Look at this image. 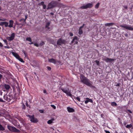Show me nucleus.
<instances>
[{"instance_id":"obj_1","label":"nucleus","mask_w":133,"mask_h":133,"mask_svg":"<svg viewBox=\"0 0 133 133\" xmlns=\"http://www.w3.org/2000/svg\"><path fill=\"white\" fill-rule=\"evenodd\" d=\"M80 81L85 85L92 88H95V86L92 85V82L88 78L82 74L80 75Z\"/></svg>"},{"instance_id":"obj_2","label":"nucleus","mask_w":133,"mask_h":133,"mask_svg":"<svg viewBox=\"0 0 133 133\" xmlns=\"http://www.w3.org/2000/svg\"><path fill=\"white\" fill-rule=\"evenodd\" d=\"M60 89L64 93L66 94V95L70 97H71L72 95L70 93V92L68 88H64V87H60Z\"/></svg>"},{"instance_id":"obj_3","label":"nucleus","mask_w":133,"mask_h":133,"mask_svg":"<svg viewBox=\"0 0 133 133\" xmlns=\"http://www.w3.org/2000/svg\"><path fill=\"white\" fill-rule=\"evenodd\" d=\"M26 116L29 117V119H30V121L31 122L34 123H36L38 122V119L35 117L34 115H28Z\"/></svg>"},{"instance_id":"obj_4","label":"nucleus","mask_w":133,"mask_h":133,"mask_svg":"<svg viewBox=\"0 0 133 133\" xmlns=\"http://www.w3.org/2000/svg\"><path fill=\"white\" fill-rule=\"evenodd\" d=\"M93 6L92 3H88L85 5H83L80 7V9H87L91 8Z\"/></svg>"},{"instance_id":"obj_5","label":"nucleus","mask_w":133,"mask_h":133,"mask_svg":"<svg viewBox=\"0 0 133 133\" xmlns=\"http://www.w3.org/2000/svg\"><path fill=\"white\" fill-rule=\"evenodd\" d=\"M66 42V41L65 40L60 38L57 40V44L58 45H61L62 44H65Z\"/></svg>"},{"instance_id":"obj_6","label":"nucleus","mask_w":133,"mask_h":133,"mask_svg":"<svg viewBox=\"0 0 133 133\" xmlns=\"http://www.w3.org/2000/svg\"><path fill=\"white\" fill-rule=\"evenodd\" d=\"M8 128L9 130L13 132H19V130L14 127H12L11 126H8Z\"/></svg>"},{"instance_id":"obj_7","label":"nucleus","mask_w":133,"mask_h":133,"mask_svg":"<svg viewBox=\"0 0 133 133\" xmlns=\"http://www.w3.org/2000/svg\"><path fill=\"white\" fill-rule=\"evenodd\" d=\"M103 60L107 63L114 62L115 61L114 59H112L108 57H103Z\"/></svg>"},{"instance_id":"obj_8","label":"nucleus","mask_w":133,"mask_h":133,"mask_svg":"<svg viewBox=\"0 0 133 133\" xmlns=\"http://www.w3.org/2000/svg\"><path fill=\"white\" fill-rule=\"evenodd\" d=\"M120 27L122 28H123L129 30L133 31V28L130 26H127L126 25H120Z\"/></svg>"},{"instance_id":"obj_9","label":"nucleus","mask_w":133,"mask_h":133,"mask_svg":"<svg viewBox=\"0 0 133 133\" xmlns=\"http://www.w3.org/2000/svg\"><path fill=\"white\" fill-rule=\"evenodd\" d=\"M15 37V33H13L11 34L10 36L7 37V39L8 40L11 41H12L14 38Z\"/></svg>"},{"instance_id":"obj_10","label":"nucleus","mask_w":133,"mask_h":133,"mask_svg":"<svg viewBox=\"0 0 133 133\" xmlns=\"http://www.w3.org/2000/svg\"><path fill=\"white\" fill-rule=\"evenodd\" d=\"M50 24V23L49 22L46 23L45 28L47 30L50 31V27H49Z\"/></svg>"},{"instance_id":"obj_11","label":"nucleus","mask_w":133,"mask_h":133,"mask_svg":"<svg viewBox=\"0 0 133 133\" xmlns=\"http://www.w3.org/2000/svg\"><path fill=\"white\" fill-rule=\"evenodd\" d=\"M75 40H76V41L75 42V44H77L78 43V42L77 41V36H75L73 38V39H72V41H71V43H70V44L71 45L75 41Z\"/></svg>"},{"instance_id":"obj_12","label":"nucleus","mask_w":133,"mask_h":133,"mask_svg":"<svg viewBox=\"0 0 133 133\" xmlns=\"http://www.w3.org/2000/svg\"><path fill=\"white\" fill-rule=\"evenodd\" d=\"M48 62L50 63H52L55 64H56V63L57 62V60H56L53 58L49 59Z\"/></svg>"},{"instance_id":"obj_13","label":"nucleus","mask_w":133,"mask_h":133,"mask_svg":"<svg viewBox=\"0 0 133 133\" xmlns=\"http://www.w3.org/2000/svg\"><path fill=\"white\" fill-rule=\"evenodd\" d=\"M86 100L85 101V104H87L89 102H92V100L91 99L87 97L86 98Z\"/></svg>"},{"instance_id":"obj_14","label":"nucleus","mask_w":133,"mask_h":133,"mask_svg":"<svg viewBox=\"0 0 133 133\" xmlns=\"http://www.w3.org/2000/svg\"><path fill=\"white\" fill-rule=\"evenodd\" d=\"M11 53L12 54V55L13 56H14V57H16V58H20L19 55H18L17 54L16 52H12Z\"/></svg>"},{"instance_id":"obj_15","label":"nucleus","mask_w":133,"mask_h":133,"mask_svg":"<svg viewBox=\"0 0 133 133\" xmlns=\"http://www.w3.org/2000/svg\"><path fill=\"white\" fill-rule=\"evenodd\" d=\"M67 110L68 112H72L75 111V110H74V109L69 107H67Z\"/></svg>"},{"instance_id":"obj_16","label":"nucleus","mask_w":133,"mask_h":133,"mask_svg":"<svg viewBox=\"0 0 133 133\" xmlns=\"http://www.w3.org/2000/svg\"><path fill=\"white\" fill-rule=\"evenodd\" d=\"M4 99L5 100L7 101L8 102H9L11 101V99L10 98H8V97L6 95H4L3 97Z\"/></svg>"},{"instance_id":"obj_17","label":"nucleus","mask_w":133,"mask_h":133,"mask_svg":"<svg viewBox=\"0 0 133 133\" xmlns=\"http://www.w3.org/2000/svg\"><path fill=\"white\" fill-rule=\"evenodd\" d=\"M9 27L10 28L13 27V24L14 23V21L12 20H10L9 21Z\"/></svg>"},{"instance_id":"obj_18","label":"nucleus","mask_w":133,"mask_h":133,"mask_svg":"<svg viewBox=\"0 0 133 133\" xmlns=\"http://www.w3.org/2000/svg\"><path fill=\"white\" fill-rule=\"evenodd\" d=\"M50 3H52V4L55 6H59V3H58L57 2H51Z\"/></svg>"},{"instance_id":"obj_19","label":"nucleus","mask_w":133,"mask_h":133,"mask_svg":"<svg viewBox=\"0 0 133 133\" xmlns=\"http://www.w3.org/2000/svg\"><path fill=\"white\" fill-rule=\"evenodd\" d=\"M120 109L126 112L127 110V106L126 105H124L123 106H121V107H120Z\"/></svg>"},{"instance_id":"obj_20","label":"nucleus","mask_w":133,"mask_h":133,"mask_svg":"<svg viewBox=\"0 0 133 133\" xmlns=\"http://www.w3.org/2000/svg\"><path fill=\"white\" fill-rule=\"evenodd\" d=\"M126 128L129 129L130 128H131V129H133V126L131 124H127L125 126Z\"/></svg>"},{"instance_id":"obj_21","label":"nucleus","mask_w":133,"mask_h":133,"mask_svg":"<svg viewBox=\"0 0 133 133\" xmlns=\"http://www.w3.org/2000/svg\"><path fill=\"white\" fill-rule=\"evenodd\" d=\"M4 87L5 89L6 90H8L10 88V86L8 84H4Z\"/></svg>"},{"instance_id":"obj_22","label":"nucleus","mask_w":133,"mask_h":133,"mask_svg":"<svg viewBox=\"0 0 133 133\" xmlns=\"http://www.w3.org/2000/svg\"><path fill=\"white\" fill-rule=\"evenodd\" d=\"M56 7L55 5H54L53 4H52V3H50L48 5V7L47 9L48 10V9H51L53 7Z\"/></svg>"},{"instance_id":"obj_23","label":"nucleus","mask_w":133,"mask_h":133,"mask_svg":"<svg viewBox=\"0 0 133 133\" xmlns=\"http://www.w3.org/2000/svg\"><path fill=\"white\" fill-rule=\"evenodd\" d=\"M115 24V23H107L105 24V25L106 26H110L112 25Z\"/></svg>"},{"instance_id":"obj_24","label":"nucleus","mask_w":133,"mask_h":133,"mask_svg":"<svg viewBox=\"0 0 133 133\" xmlns=\"http://www.w3.org/2000/svg\"><path fill=\"white\" fill-rule=\"evenodd\" d=\"M54 120V119H49L48 121L47 122V123L48 124H50L51 123H52L53 122V121Z\"/></svg>"},{"instance_id":"obj_25","label":"nucleus","mask_w":133,"mask_h":133,"mask_svg":"<svg viewBox=\"0 0 133 133\" xmlns=\"http://www.w3.org/2000/svg\"><path fill=\"white\" fill-rule=\"evenodd\" d=\"M22 105H21V108L22 110H25L26 109V107L25 105L23 103H22Z\"/></svg>"},{"instance_id":"obj_26","label":"nucleus","mask_w":133,"mask_h":133,"mask_svg":"<svg viewBox=\"0 0 133 133\" xmlns=\"http://www.w3.org/2000/svg\"><path fill=\"white\" fill-rule=\"evenodd\" d=\"M111 105L112 106H117V104L115 102H112L111 103Z\"/></svg>"},{"instance_id":"obj_27","label":"nucleus","mask_w":133,"mask_h":133,"mask_svg":"<svg viewBox=\"0 0 133 133\" xmlns=\"http://www.w3.org/2000/svg\"><path fill=\"white\" fill-rule=\"evenodd\" d=\"M26 40L28 41H29L30 42H31L32 40L31 39V37H27L26 38Z\"/></svg>"},{"instance_id":"obj_28","label":"nucleus","mask_w":133,"mask_h":133,"mask_svg":"<svg viewBox=\"0 0 133 133\" xmlns=\"http://www.w3.org/2000/svg\"><path fill=\"white\" fill-rule=\"evenodd\" d=\"M16 59H18V60H19V61H20L21 62H22V63H24V61H23V60L22 59V58L20 57V58H18Z\"/></svg>"},{"instance_id":"obj_29","label":"nucleus","mask_w":133,"mask_h":133,"mask_svg":"<svg viewBox=\"0 0 133 133\" xmlns=\"http://www.w3.org/2000/svg\"><path fill=\"white\" fill-rule=\"evenodd\" d=\"M83 30L82 29H79V31H78V34L79 35H81L83 34Z\"/></svg>"},{"instance_id":"obj_30","label":"nucleus","mask_w":133,"mask_h":133,"mask_svg":"<svg viewBox=\"0 0 133 133\" xmlns=\"http://www.w3.org/2000/svg\"><path fill=\"white\" fill-rule=\"evenodd\" d=\"M4 27H9V23L8 22H6L4 24Z\"/></svg>"},{"instance_id":"obj_31","label":"nucleus","mask_w":133,"mask_h":133,"mask_svg":"<svg viewBox=\"0 0 133 133\" xmlns=\"http://www.w3.org/2000/svg\"><path fill=\"white\" fill-rule=\"evenodd\" d=\"M99 5H100V3H98L95 5V8L96 9L98 8V7H99Z\"/></svg>"},{"instance_id":"obj_32","label":"nucleus","mask_w":133,"mask_h":133,"mask_svg":"<svg viewBox=\"0 0 133 133\" xmlns=\"http://www.w3.org/2000/svg\"><path fill=\"white\" fill-rule=\"evenodd\" d=\"M123 10L124 11H125V10L127 9L128 7L126 5H123Z\"/></svg>"},{"instance_id":"obj_33","label":"nucleus","mask_w":133,"mask_h":133,"mask_svg":"<svg viewBox=\"0 0 133 133\" xmlns=\"http://www.w3.org/2000/svg\"><path fill=\"white\" fill-rule=\"evenodd\" d=\"M4 130V128L0 124V131L1 130L3 131Z\"/></svg>"},{"instance_id":"obj_34","label":"nucleus","mask_w":133,"mask_h":133,"mask_svg":"<svg viewBox=\"0 0 133 133\" xmlns=\"http://www.w3.org/2000/svg\"><path fill=\"white\" fill-rule=\"evenodd\" d=\"M42 5L43 6V9H45L46 8V5L44 4V2H42Z\"/></svg>"},{"instance_id":"obj_35","label":"nucleus","mask_w":133,"mask_h":133,"mask_svg":"<svg viewBox=\"0 0 133 133\" xmlns=\"http://www.w3.org/2000/svg\"><path fill=\"white\" fill-rule=\"evenodd\" d=\"M95 62L96 63L97 65H99V61H98L96 60L95 61Z\"/></svg>"},{"instance_id":"obj_36","label":"nucleus","mask_w":133,"mask_h":133,"mask_svg":"<svg viewBox=\"0 0 133 133\" xmlns=\"http://www.w3.org/2000/svg\"><path fill=\"white\" fill-rule=\"evenodd\" d=\"M51 107L52 108L54 109H56V107L55 106V105L54 104H52L51 105Z\"/></svg>"},{"instance_id":"obj_37","label":"nucleus","mask_w":133,"mask_h":133,"mask_svg":"<svg viewBox=\"0 0 133 133\" xmlns=\"http://www.w3.org/2000/svg\"><path fill=\"white\" fill-rule=\"evenodd\" d=\"M6 22V21L3 22H1L0 23V25L1 26H3L4 24Z\"/></svg>"},{"instance_id":"obj_38","label":"nucleus","mask_w":133,"mask_h":133,"mask_svg":"<svg viewBox=\"0 0 133 133\" xmlns=\"http://www.w3.org/2000/svg\"><path fill=\"white\" fill-rule=\"evenodd\" d=\"M115 85L116 86L119 87L120 85V84L119 83H115Z\"/></svg>"},{"instance_id":"obj_39","label":"nucleus","mask_w":133,"mask_h":133,"mask_svg":"<svg viewBox=\"0 0 133 133\" xmlns=\"http://www.w3.org/2000/svg\"><path fill=\"white\" fill-rule=\"evenodd\" d=\"M84 25H85V24H83L82 25V26H80V27H79V29H82V28H83V27L84 26Z\"/></svg>"},{"instance_id":"obj_40","label":"nucleus","mask_w":133,"mask_h":133,"mask_svg":"<svg viewBox=\"0 0 133 133\" xmlns=\"http://www.w3.org/2000/svg\"><path fill=\"white\" fill-rule=\"evenodd\" d=\"M76 99H77V100L78 101L80 102V99L78 97H76Z\"/></svg>"},{"instance_id":"obj_41","label":"nucleus","mask_w":133,"mask_h":133,"mask_svg":"<svg viewBox=\"0 0 133 133\" xmlns=\"http://www.w3.org/2000/svg\"><path fill=\"white\" fill-rule=\"evenodd\" d=\"M47 69L49 71H50L51 70V68H50V67L49 66H47Z\"/></svg>"},{"instance_id":"obj_42","label":"nucleus","mask_w":133,"mask_h":133,"mask_svg":"<svg viewBox=\"0 0 133 133\" xmlns=\"http://www.w3.org/2000/svg\"><path fill=\"white\" fill-rule=\"evenodd\" d=\"M127 111L130 114H132V112L130 110H127Z\"/></svg>"},{"instance_id":"obj_43","label":"nucleus","mask_w":133,"mask_h":133,"mask_svg":"<svg viewBox=\"0 0 133 133\" xmlns=\"http://www.w3.org/2000/svg\"><path fill=\"white\" fill-rule=\"evenodd\" d=\"M69 34H70V37H72L73 36V35H74L71 32H70Z\"/></svg>"},{"instance_id":"obj_44","label":"nucleus","mask_w":133,"mask_h":133,"mask_svg":"<svg viewBox=\"0 0 133 133\" xmlns=\"http://www.w3.org/2000/svg\"><path fill=\"white\" fill-rule=\"evenodd\" d=\"M34 45L37 47H38L39 46V45L36 43H35L34 44Z\"/></svg>"},{"instance_id":"obj_45","label":"nucleus","mask_w":133,"mask_h":133,"mask_svg":"<svg viewBox=\"0 0 133 133\" xmlns=\"http://www.w3.org/2000/svg\"><path fill=\"white\" fill-rule=\"evenodd\" d=\"M22 52H23V54H24V55H26V52H25V51H24V50H22Z\"/></svg>"},{"instance_id":"obj_46","label":"nucleus","mask_w":133,"mask_h":133,"mask_svg":"<svg viewBox=\"0 0 133 133\" xmlns=\"http://www.w3.org/2000/svg\"><path fill=\"white\" fill-rule=\"evenodd\" d=\"M124 35H125V36L126 37H128V34L127 33L124 34Z\"/></svg>"},{"instance_id":"obj_47","label":"nucleus","mask_w":133,"mask_h":133,"mask_svg":"<svg viewBox=\"0 0 133 133\" xmlns=\"http://www.w3.org/2000/svg\"><path fill=\"white\" fill-rule=\"evenodd\" d=\"M4 102V101L2 99L0 98V102Z\"/></svg>"},{"instance_id":"obj_48","label":"nucleus","mask_w":133,"mask_h":133,"mask_svg":"<svg viewBox=\"0 0 133 133\" xmlns=\"http://www.w3.org/2000/svg\"><path fill=\"white\" fill-rule=\"evenodd\" d=\"M0 21H6V19H0Z\"/></svg>"},{"instance_id":"obj_49","label":"nucleus","mask_w":133,"mask_h":133,"mask_svg":"<svg viewBox=\"0 0 133 133\" xmlns=\"http://www.w3.org/2000/svg\"><path fill=\"white\" fill-rule=\"evenodd\" d=\"M105 132L106 133H110L109 131L105 130Z\"/></svg>"},{"instance_id":"obj_50","label":"nucleus","mask_w":133,"mask_h":133,"mask_svg":"<svg viewBox=\"0 0 133 133\" xmlns=\"http://www.w3.org/2000/svg\"><path fill=\"white\" fill-rule=\"evenodd\" d=\"M4 47L5 48H7V49H9V46H4Z\"/></svg>"},{"instance_id":"obj_51","label":"nucleus","mask_w":133,"mask_h":133,"mask_svg":"<svg viewBox=\"0 0 133 133\" xmlns=\"http://www.w3.org/2000/svg\"><path fill=\"white\" fill-rule=\"evenodd\" d=\"M25 105L26 107H29V105H28V103L27 102H26V103H25Z\"/></svg>"},{"instance_id":"obj_52","label":"nucleus","mask_w":133,"mask_h":133,"mask_svg":"<svg viewBox=\"0 0 133 133\" xmlns=\"http://www.w3.org/2000/svg\"><path fill=\"white\" fill-rule=\"evenodd\" d=\"M2 75L0 74V81H1V79L2 78Z\"/></svg>"},{"instance_id":"obj_53","label":"nucleus","mask_w":133,"mask_h":133,"mask_svg":"<svg viewBox=\"0 0 133 133\" xmlns=\"http://www.w3.org/2000/svg\"><path fill=\"white\" fill-rule=\"evenodd\" d=\"M3 46V45H2V44L0 42V47H2Z\"/></svg>"},{"instance_id":"obj_54","label":"nucleus","mask_w":133,"mask_h":133,"mask_svg":"<svg viewBox=\"0 0 133 133\" xmlns=\"http://www.w3.org/2000/svg\"><path fill=\"white\" fill-rule=\"evenodd\" d=\"M43 93H44L46 94H47V93H46V90H43Z\"/></svg>"},{"instance_id":"obj_55","label":"nucleus","mask_w":133,"mask_h":133,"mask_svg":"<svg viewBox=\"0 0 133 133\" xmlns=\"http://www.w3.org/2000/svg\"><path fill=\"white\" fill-rule=\"evenodd\" d=\"M23 19H20V20H19V22H21V21H23Z\"/></svg>"},{"instance_id":"obj_56","label":"nucleus","mask_w":133,"mask_h":133,"mask_svg":"<svg viewBox=\"0 0 133 133\" xmlns=\"http://www.w3.org/2000/svg\"><path fill=\"white\" fill-rule=\"evenodd\" d=\"M29 44H30V45L32 44H33V42H31V43H29Z\"/></svg>"},{"instance_id":"obj_57","label":"nucleus","mask_w":133,"mask_h":133,"mask_svg":"<svg viewBox=\"0 0 133 133\" xmlns=\"http://www.w3.org/2000/svg\"><path fill=\"white\" fill-rule=\"evenodd\" d=\"M3 41H4V42L5 43H6V42H7V41H6V40H3Z\"/></svg>"},{"instance_id":"obj_58","label":"nucleus","mask_w":133,"mask_h":133,"mask_svg":"<svg viewBox=\"0 0 133 133\" xmlns=\"http://www.w3.org/2000/svg\"><path fill=\"white\" fill-rule=\"evenodd\" d=\"M27 18V15H25V19H26Z\"/></svg>"},{"instance_id":"obj_59","label":"nucleus","mask_w":133,"mask_h":133,"mask_svg":"<svg viewBox=\"0 0 133 133\" xmlns=\"http://www.w3.org/2000/svg\"><path fill=\"white\" fill-rule=\"evenodd\" d=\"M127 124V122H124V125H126V124Z\"/></svg>"},{"instance_id":"obj_60","label":"nucleus","mask_w":133,"mask_h":133,"mask_svg":"<svg viewBox=\"0 0 133 133\" xmlns=\"http://www.w3.org/2000/svg\"><path fill=\"white\" fill-rule=\"evenodd\" d=\"M39 112L41 113H42V110H39Z\"/></svg>"},{"instance_id":"obj_61","label":"nucleus","mask_w":133,"mask_h":133,"mask_svg":"<svg viewBox=\"0 0 133 133\" xmlns=\"http://www.w3.org/2000/svg\"><path fill=\"white\" fill-rule=\"evenodd\" d=\"M50 14L52 15H54V13L52 12H51V13H50Z\"/></svg>"},{"instance_id":"obj_62","label":"nucleus","mask_w":133,"mask_h":133,"mask_svg":"<svg viewBox=\"0 0 133 133\" xmlns=\"http://www.w3.org/2000/svg\"><path fill=\"white\" fill-rule=\"evenodd\" d=\"M44 44V43L43 42H42V45H43Z\"/></svg>"},{"instance_id":"obj_63","label":"nucleus","mask_w":133,"mask_h":133,"mask_svg":"<svg viewBox=\"0 0 133 133\" xmlns=\"http://www.w3.org/2000/svg\"><path fill=\"white\" fill-rule=\"evenodd\" d=\"M26 19H23V21H24V22H25V21H26Z\"/></svg>"},{"instance_id":"obj_64","label":"nucleus","mask_w":133,"mask_h":133,"mask_svg":"<svg viewBox=\"0 0 133 133\" xmlns=\"http://www.w3.org/2000/svg\"><path fill=\"white\" fill-rule=\"evenodd\" d=\"M43 112H44V111H43V110H42V113H43Z\"/></svg>"}]
</instances>
